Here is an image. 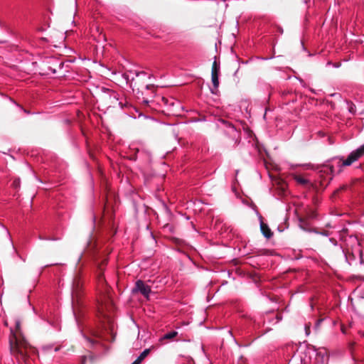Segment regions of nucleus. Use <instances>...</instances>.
Returning <instances> with one entry per match:
<instances>
[{"mask_svg": "<svg viewBox=\"0 0 364 364\" xmlns=\"http://www.w3.org/2000/svg\"><path fill=\"white\" fill-rule=\"evenodd\" d=\"M363 156L364 144L357 149L351 151L346 159L344 160L343 157H336L328 161L327 164L323 165L320 170L321 176H323V174L326 173L329 176L327 179L328 183H329L332 180V176L340 173L343 166H350Z\"/></svg>", "mask_w": 364, "mask_h": 364, "instance_id": "obj_1", "label": "nucleus"}, {"mask_svg": "<svg viewBox=\"0 0 364 364\" xmlns=\"http://www.w3.org/2000/svg\"><path fill=\"white\" fill-rule=\"evenodd\" d=\"M83 285L82 275L80 272L75 274L72 284V299L73 301L77 299Z\"/></svg>", "mask_w": 364, "mask_h": 364, "instance_id": "obj_2", "label": "nucleus"}, {"mask_svg": "<svg viewBox=\"0 0 364 364\" xmlns=\"http://www.w3.org/2000/svg\"><path fill=\"white\" fill-rule=\"evenodd\" d=\"M135 291H139L146 299L149 298V294L151 293V287L146 285L143 281L138 280L136 282Z\"/></svg>", "mask_w": 364, "mask_h": 364, "instance_id": "obj_3", "label": "nucleus"}, {"mask_svg": "<svg viewBox=\"0 0 364 364\" xmlns=\"http://www.w3.org/2000/svg\"><path fill=\"white\" fill-rule=\"evenodd\" d=\"M161 101L163 102V104L168 107H170V111L171 112H175V109L174 107H180V103L178 101H177L176 99L174 98H167V97H161Z\"/></svg>", "mask_w": 364, "mask_h": 364, "instance_id": "obj_4", "label": "nucleus"}, {"mask_svg": "<svg viewBox=\"0 0 364 364\" xmlns=\"http://www.w3.org/2000/svg\"><path fill=\"white\" fill-rule=\"evenodd\" d=\"M213 87L210 88L212 94H217L219 87V73H211Z\"/></svg>", "mask_w": 364, "mask_h": 364, "instance_id": "obj_5", "label": "nucleus"}, {"mask_svg": "<svg viewBox=\"0 0 364 364\" xmlns=\"http://www.w3.org/2000/svg\"><path fill=\"white\" fill-rule=\"evenodd\" d=\"M110 97L115 100L116 102H118V105L120 108L124 109L128 106V102H127V100L125 99L120 100L119 96L117 93L113 92Z\"/></svg>", "mask_w": 364, "mask_h": 364, "instance_id": "obj_6", "label": "nucleus"}, {"mask_svg": "<svg viewBox=\"0 0 364 364\" xmlns=\"http://www.w3.org/2000/svg\"><path fill=\"white\" fill-rule=\"evenodd\" d=\"M260 229L263 235L269 239L272 236V232L268 225L263 222L260 223Z\"/></svg>", "mask_w": 364, "mask_h": 364, "instance_id": "obj_7", "label": "nucleus"}, {"mask_svg": "<svg viewBox=\"0 0 364 364\" xmlns=\"http://www.w3.org/2000/svg\"><path fill=\"white\" fill-rule=\"evenodd\" d=\"M106 264H107V259H104L102 261V263L98 265L97 279H98L99 283L103 282V277H102L103 266L105 265Z\"/></svg>", "mask_w": 364, "mask_h": 364, "instance_id": "obj_8", "label": "nucleus"}, {"mask_svg": "<svg viewBox=\"0 0 364 364\" xmlns=\"http://www.w3.org/2000/svg\"><path fill=\"white\" fill-rule=\"evenodd\" d=\"M149 349H145L132 364H140L143 360L149 355Z\"/></svg>", "mask_w": 364, "mask_h": 364, "instance_id": "obj_9", "label": "nucleus"}, {"mask_svg": "<svg viewBox=\"0 0 364 364\" xmlns=\"http://www.w3.org/2000/svg\"><path fill=\"white\" fill-rule=\"evenodd\" d=\"M107 308V304L106 303H104L102 300L98 301V312L100 315L102 316H106V312L105 309Z\"/></svg>", "mask_w": 364, "mask_h": 364, "instance_id": "obj_10", "label": "nucleus"}, {"mask_svg": "<svg viewBox=\"0 0 364 364\" xmlns=\"http://www.w3.org/2000/svg\"><path fill=\"white\" fill-rule=\"evenodd\" d=\"M294 179L299 183L302 186H306L310 183L309 181L301 176L294 175Z\"/></svg>", "mask_w": 364, "mask_h": 364, "instance_id": "obj_11", "label": "nucleus"}, {"mask_svg": "<svg viewBox=\"0 0 364 364\" xmlns=\"http://www.w3.org/2000/svg\"><path fill=\"white\" fill-rule=\"evenodd\" d=\"M177 335H178V332L173 331H171V332H168V333L164 334L162 337V339H166V340L172 339V338H175Z\"/></svg>", "mask_w": 364, "mask_h": 364, "instance_id": "obj_12", "label": "nucleus"}, {"mask_svg": "<svg viewBox=\"0 0 364 364\" xmlns=\"http://www.w3.org/2000/svg\"><path fill=\"white\" fill-rule=\"evenodd\" d=\"M211 73H220V64L217 62L216 60H215L213 63Z\"/></svg>", "mask_w": 364, "mask_h": 364, "instance_id": "obj_13", "label": "nucleus"}, {"mask_svg": "<svg viewBox=\"0 0 364 364\" xmlns=\"http://www.w3.org/2000/svg\"><path fill=\"white\" fill-rule=\"evenodd\" d=\"M19 184H20V181H19V179H16V180H15V181H14V183H13V185H14V186L15 188L18 187V186H19Z\"/></svg>", "mask_w": 364, "mask_h": 364, "instance_id": "obj_14", "label": "nucleus"}, {"mask_svg": "<svg viewBox=\"0 0 364 364\" xmlns=\"http://www.w3.org/2000/svg\"><path fill=\"white\" fill-rule=\"evenodd\" d=\"M354 346H355V343L354 342H350L348 344V348H349V349H350V350L351 351L352 353H353V348Z\"/></svg>", "mask_w": 364, "mask_h": 364, "instance_id": "obj_15", "label": "nucleus"}, {"mask_svg": "<svg viewBox=\"0 0 364 364\" xmlns=\"http://www.w3.org/2000/svg\"><path fill=\"white\" fill-rule=\"evenodd\" d=\"M85 338L87 340V342H89L91 345H94L95 344V341L91 339V338H89L87 337H85Z\"/></svg>", "mask_w": 364, "mask_h": 364, "instance_id": "obj_16", "label": "nucleus"}, {"mask_svg": "<svg viewBox=\"0 0 364 364\" xmlns=\"http://www.w3.org/2000/svg\"><path fill=\"white\" fill-rule=\"evenodd\" d=\"M341 332L343 333V334H346L347 332H346V328L342 325L341 327Z\"/></svg>", "mask_w": 364, "mask_h": 364, "instance_id": "obj_17", "label": "nucleus"}, {"mask_svg": "<svg viewBox=\"0 0 364 364\" xmlns=\"http://www.w3.org/2000/svg\"><path fill=\"white\" fill-rule=\"evenodd\" d=\"M16 328H19V326H20V322H19L18 321H17L16 322Z\"/></svg>", "mask_w": 364, "mask_h": 364, "instance_id": "obj_18", "label": "nucleus"}, {"mask_svg": "<svg viewBox=\"0 0 364 364\" xmlns=\"http://www.w3.org/2000/svg\"><path fill=\"white\" fill-rule=\"evenodd\" d=\"M139 74H143V75H144V74H145V73H144V72L138 73H136V75L138 76Z\"/></svg>", "mask_w": 364, "mask_h": 364, "instance_id": "obj_19", "label": "nucleus"}, {"mask_svg": "<svg viewBox=\"0 0 364 364\" xmlns=\"http://www.w3.org/2000/svg\"><path fill=\"white\" fill-rule=\"evenodd\" d=\"M144 102L148 104L149 102L148 100H144Z\"/></svg>", "mask_w": 364, "mask_h": 364, "instance_id": "obj_20", "label": "nucleus"}, {"mask_svg": "<svg viewBox=\"0 0 364 364\" xmlns=\"http://www.w3.org/2000/svg\"><path fill=\"white\" fill-rule=\"evenodd\" d=\"M321 234L323 235H327V234L326 232H322Z\"/></svg>", "mask_w": 364, "mask_h": 364, "instance_id": "obj_21", "label": "nucleus"}, {"mask_svg": "<svg viewBox=\"0 0 364 364\" xmlns=\"http://www.w3.org/2000/svg\"><path fill=\"white\" fill-rule=\"evenodd\" d=\"M11 333L12 334H14V331H13V329H12V328H11Z\"/></svg>", "mask_w": 364, "mask_h": 364, "instance_id": "obj_22", "label": "nucleus"}, {"mask_svg": "<svg viewBox=\"0 0 364 364\" xmlns=\"http://www.w3.org/2000/svg\"><path fill=\"white\" fill-rule=\"evenodd\" d=\"M4 324H5L6 326H7V325H8V324H7V321H4Z\"/></svg>", "mask_w": 364, "mask_h": 364, "instance_id": "obj_23", "label": "nucleus"}, {"mask_svg": "<svg viewBox=\"0 0 364 364\" xmlns=\"http://www.w3.org/2000/svg\"><path fill=\"white\" fill-rule=\"evenodd\" d=\"M151 85H146V88L149 89Z\"/></svg>", "mask_w": 364, "mask_h": 364, "instance_id": "obj_24", "label": "nucleus"}, {"mask_svg": "<svg viewBox=\"0 0 364 364\" xmlns=\"http://www.w3.org/2000/svg\"><path fill=\"white\" fill-rule=\"evenodd\" d=\"M58 348H55V351H58Z\"/></svg>", "mask_w": 364, "mask_h": 364, "instance_id": "obj_25", "label": "nucleus"}]
</instances>
